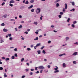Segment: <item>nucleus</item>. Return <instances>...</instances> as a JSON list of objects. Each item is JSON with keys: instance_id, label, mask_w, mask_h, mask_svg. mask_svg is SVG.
Returning a JSON list of instances; mask_svg holds the SVG:
<instances>
[{"instance_id": "obj_35", "label": "nucleus", "mask_w": 78, "mask_h": 78, "mask_svg": "<svg viewBox=\"0 0 78 78\" xmlns=\"http://www.w3.org/2000/svg\"><path fill=\"white\" fill-rule=\"evenodd\" d=\"M70 20V18H68L67 20V22L69 23V21Z\"/></svg>"}, {"instance_id": "obj_61", "label": "nucleus", "mask_w": 78, "mask_h": 78, "mask_svg": "<svg viewBox=\"0 0 78 78\" xmlns=\"http://www.w3.org/2000/svg\"><path fill=\"white\" fill-rule=\"evenodd\" d=\"M15 29L16 31H17L18 29L17 28H15Z\"/></svg>"}, {"instance_id": "obj_52", "label": "nucleus", "mask_w": 78, "mask_h": 78, "mask_svg": "<svg viewBox=\"0 0 78 78\" xmlns=\"http://www.w3.org/2000/svg\"><path fill=\"white\" fill-rule=\"evenodd\" d=\"M51 28H55V26L53 25H51Z\"/></svg>"}, {"instance_id": "obj_19", "label": "nucleus", "mask_w": 78, "mask_h": 78, "mask_svg": "<svg viewBox=\"0 0 78 78\" xmlns=\"http://www.w3.org/2000/svg\"><path fill=\"white\" fill-rule=\"evenodd\" d=\"M29 3V2H28V0L26 1V2H25V4L26 5H28Z\"/></svg>"}, {"instance_id": "obj_40", "label": "nucleus", "mask_w": 78, "mask_h": 78, "mask_svg": "<svg viewBox=\"0 0 78 78\" xmlns=\"http://www.w3.org/2000/svg\"><path fill=\"white\" fill-rule=\"evenodd\" d=\"M42 17H44V16H41L40 17V20H42Z\"/></svg>"}, {"instance_id": "obj_47", "label": "nucleus", "mask_w": 78, "mask_h": 78, "mask_svg": "<svg viewBox=\"0 0 78 78\" xmlns=\"http://www.w3.org/2000/svg\"><path fill=\"white\" fill-rule=\"evenodd\" d=\"M14 51H17V48H15L14 49Z\"/></svg>"}, {"instance_id": "obj_10", "label": "nucleus", "mask_w": 78, "mask_h": 78, "mask_svg": "<svg viewBox=\"0 0 78 78\" xmlns=\"http://www.w3.org/2000/svg\"><path fill=\"white\" fill-rule=\"evenodd\" d=\"M70 3H72L73 6H74V5H75V2H70Z\"/></svg>"}, {"instance_id": "obj_9", "label": "nucleus", "mask_w": 78, "mask_h": 78, "mask_svg": "<svg viewBox=\"0 0 78 78\" xmlns=\"http://www.w3.org/2000/svg\"><path fill=\"white\" fill-rule=\"evenodd\" d=\"M77 54H78V52H76L74 53L73 54V55H77Z\"/></svg>"}, {"instance_id": "obj_46", "label": "nucleus", "mask_w": 78, "mask_h": 78, "mask_svg": "<svg viewBox=\"0 0 78 78\" xmlns=\"http://www.w3.org/2000/svg\"><path fill=\"white\" fill-rule=\"evenodd\" d=\"M34 47V45L33 44H31V45H30V47L31 48H33V47Z\"/></svg>"}, {"instance_id": "obj_5", "label": "nucleus", "mask_w": 78, "mask_h": 78, "mask_svg": "<svg viewBox=\"0 0 78 78\" xmlns=\"http://www.w3.org/2000/svg\"><path fill=\"white\" fill-rule=\"evenodd\" d=\"M9 3L10 4H11V3H15V2H14V1L13 0H12L9 2Z\"/></svg>"}, {"instance_id": "obj_29", "label": "nucleus", "mask_w": 78, "mask_h": 78, "mask_svg": "<svg viewBox=\"0 0 78 78\" xmlns=\"http://www.w3.org/2000/svg\"><path fill=\"white\" fill-rule=\"evenodd\" d=\"M9 60V58H5V61H8Z\"/></svg>"}, {"instance_id": "obj_33", "label": "nucleus", "mask_w": 78, "mask_h": 78, "mask_svg": "<svg viewBox=\"0 0 78 78\" xmlns=\"http://www.w3.org/2000/svg\"><path fill=\"white\" fill-rule=\"evenodd\" d=\"M45 47V46H42L41 48V50H43L44 49V48Z\"/></svg>"}, {"instance_id": "obj_24", "label": "nucleus", "mask_w": 78, "mask_h": 78, "mask_svg": "<svg viewBox=\"0 0 78 78\" xmlns=\"http://www.w3.org/2000/svg\"><path fill=\"white\" fill-rule=\"evenodd\" d=\"M33 74V72H32L29 73V75H30V76H32Z\"/></svg>"}, {"instance_id": "obj_31", "label": "nucleus", "mask_w": 78, "mask_h": 78, "mask_svg": "<svg viewBox=\"0 0 78 78\" xmlns=\"http://www.w3.org/2000/svg\"><path fill=\"white\" fill-rule=\"evenodd\" d=\"M0 70H3V68L2 67H0Z\"/></svg>"}, {"instance_id": "obj_26", "label": "nucleus", "mask_w": 78, "mask_h": 78, "mask_svg": "<svg viewBox=\"0 0 78 78\" xmlns=\"http://www.w3.org/2000/svg\"><path fill=\"white\" fill-rule=\"evenodd\" d=\"M14 58H15V57H14V56L12 55V57H11V59H14Z\"/></svg>"}, {"instance_id": "obj_58", "label": "nucleus", "mask_w": 78, "mask_h": 78, "mask_svg": "<svg viewBox=\"0 0 78 78\" xmlns=\"http://www.w3.org/2000/svg\"><path fill=\"white\" fill-rule=\"evenodd\" d=\"M25 70L26 72H28V71L29 70V69H26Z\"/></svg>"}, {"instance_id": "obj_59", "label": "nucleus", "mask_w": 78, "mask_h": 78, "mask_svg": "<svg viewBox=\"0 0 78 78\" xmlns=\"http://www.w3.org/2000/svg\"><path fill=\"white\" fill-rule=\"evenodd\" d=\"M24 33H25V34H27L28 33V32L27 31H26L24 32Z\"/></svg>"}, {"instance_id": "obj_56", "label": "nucleus", "mask_w": 78, "mask_h": 78, "mask_svg": "<svg viewBox=\"0 0 78 78\" xmlns=\"http://www.w3.org/2000/svg\"><path fill=\"white\" fill-rule=\"evenodd\" d=\"M30 70L31 71H34V69H30Z\"/></svg>"}, {"instance_id": "obj_21", "label": "nucleus", "mask_w": 78, "mask_h": 78, "mask_svg": "<svg viewBox=\"0 0 78 78\" xmlns=\"http://www.w3.org/2000/svg\"><path fill=\"white\" fill-rule=\"evenodd\" d=\"M66 41H68V40H69V37H66Z\"/></svg>"}, {"instance_id": "obj_22", "label": "nucleus", "mask_w": 78, "mask_h": 78, "mask_svg": "<svg viewBox=\"0 0 78 78\" xmlns=\"http://www.w3.org/2000/svg\"><path fill=\"white\" fill-rule=\"evenodd\" d=\"M7 35L8 36H9V37H11V34H7Z\"/></svg>"}, {"instance_id": "obj_34", "label": "nucleus", "mask_w": 78, "mask_h": 78, "mask_svg": "<svg viewBox=\"0 0 78 78\" xmlns=\"http://www.w3.org/2000/svg\"><path fill=\"white\" fill-rule=\"evenodd\" d=\"M31 11L32 12H34V9H32L31 10Z\"/></svg>"}, {"instance_id": "obj_45", "label": "nucleus", "mask_w": 78, "mask_h": 78, "mask_svg": "<svg viewBox=\"0 0 78 78\" xmlns=\"http://www.w3.org/2000/svg\"><path fill=\"white\" fill-rule=\"evenodd\" d=\"M77 22L76 21H74L73 22V24H75V23H76Z\"/></svg>"}, {"instance_id": "obj_13", "label": "nucleus", "mask_w": 78, "mask_h": 78, "mask_svg": "<svg viewBox=\"0 0 78 78\" xmlns=\"http://www.w3.org/2000/svg\"><path fill=\"white\" fill-rule=\"evenodd\" d=\"M3 73L4 74V77H7V75H6V74L5 73Z\"/></svg>"}, {"instance_id": "obj_27", "label": "nucleus", "mask_w": 78, "mask_h": 78, "mask_svg": "<svg viewBox=\"0 0 78 78\" xmlns=\"http://www.w3.org/2000/svg\"><path fill=\"white\" fill-rule=\"evenodd\" d=\"M3 42H4V41H3L2 39L1 40V43H3Z\"/></svg>"}, {"instance_id": "obj_30", "label": "nucleus", "mask_w": 78, "mask_h": 78, "mask_svg": "<svg viewBox=\"0 0 78 78\" xmlns=\"http://www.w3.org/2000/svg\"><path fill=\"white\" fill-rule=\"evenodd\" d=\"M61 0H56V1L55 2V3H56L57 2H59Z\"/></svg>"}, {"instance_id": "obj_28", "label": "nucleus", "mask_w": 78, "mask_h": 78, "mask_svg": "<svg viewBox=\"0 0 78 78\" xmlns=\"http://www.w3.org/2000/svg\"><path fill=\"white\" fill-rule=\"evenodd\" d=\"M1 26H5V23H2L1 24Z\"/></svg>"}, {"instance_id": "obj_50", "label": "nucleus", "mask_w": 78, "mask_h": 78, "mask_svg": "<svg viewBox=\"0 0 78 78\" xmlns=\"http://www.w3.org/2000/svg\"><path fill=\"white\" fill-rule=\"evenodd\" d=\"M35 70H37V67H36L35 68Z\"/></svg>"}, {"instance_id": "obj_16", "label": "nucleus", "mask_w": 78, "mask_h": 78, "mask_svg": "<svg viewBox=\"0 0 78 78\" xmlns=\"http://www.w3.org/2000/svg\"><path fill=\"white\" fill-rule=\"evenodd\" d=\"M59 6V3H57L56 5V7H58Z\"/></svg>"}, {"instance_id": "obj_11", "label": "nucleus", "mask_w": 78, "mask_h": 78, "mask_svg": "<svg viewBox=\"0 0 78 78\" xmlns=\"http://www.w3.org/2000/svg\"><path fill=\"white\" fill-rule=\"evenodd\" d=\"M33 7V5H31L28 8V9H31V8H32Z\"/></svg>"}, {"instance_id": "obj_36", "label": "nucleus", "mask_w": 78, "mask_h": 78, "mask_svg": "<svg viewBox=\"0 0 78 78\" xmlns=\"http://www.w3.org/2000/svg\"><path fill=\"white\" fill-rule=\"evenodd\" d=\"M73 64H76V61H74L73 62Z\"/></svg>"}, {"instance_id": "obj_8", "label": "nucleus", "mask_w": 78, "mask_h": 78, "mask_svg": "<svg viewBox=\"0 0 78 78\" xmlns=\"http://www.w3.org/2000/svg\"><path fill=\"white\" fill-rule=\"evenodd\" d=\"M36 47H39V46H41V43H38L36 45Z\"/></svg>"}, {"instance_id": "obj_3", "label": "nucleus", "mask_w": 78, "mask_h": 78, "mask_svg": "<svg viewBox=\"0 0 78 78\" xmlns=\"http://www.w3.org/2000/svg\"><path fill=\"white\" fill-rule=\"evenodd\" d=\"M38 69L41 70H43V69H45V68L43 66H39Z\"/></svg>"}, {"instance_id": "obj_48", "label": "nucleus", "mask_w": 78, "mask_h": 78, "mask_svg": "<svg viewBox=\"0 0 78 78\" xmlns=\"http://www.w3.org/2000/svg\"><path fill=\"white\" fill-rule=\"evenodd\" d=\"M25 75H23L21 77L22 78H25Z\"/></svg>"}, {"instance_id": "obj_42", "label": "nucleus", "mask_w": 78, "mask_h": 78, "mask_svg": "<svg viewBox=\"0 0 78 78\" xmlns=\"http://www.w3.org/2000/svg\"><path fill=\"white\" fill-rule=\"evenodd\" d=\"M58 17H59V18H61V17H62V16L61 15H58Z\"/></svg>"}, {"instance_id": "obj_12", "label": "nucleus", "mask_w": 78, "mask_h": 78, "mask_svg": "<svg viewBox=\"0 0 78 78\" xmlns=\"http://www.w3.org/2000/svg\"><path fill=\"white\" fill-rule=\"evenodd\" d=\"M62 66H63V67L66 68V63H63Z\"/></svg>"}, {"instance_id": "obj_44", "label": "nucleus", "mask_w": 78, "mask_h": 78, "mask_svg": "<svg viewBox=\"0 0 78 78\" xmlns=\"http://www.w3.org/2000/svg\"><path fill=\"white\" fill-rule=\"evenodd\" d=\"M14 55L15 57H17V54L16 53Z\"/></svg>"}, {"instance_id": "obj_54", "label": "nucleus", "mask_w": 78, "mask_h": 78, "mask_svg": "<svg viewBox=\"0 0 78 78\" xmlns=\"http://www.w3.org/2000/svg\"><path fill=\"white\" fill-rule=\"evenodd\" d=\"M5 4V2H3L2 3V6H3V5H4Z\"/></svg>"}, {"instance_id": "obj_23", "label": "nucleus", "mask_w": 78, "mask_h": 78, "mask_svg": "<svg viewBox=\"0 0 78 78\" xmlns=\"http://www.w3.org/2000/svg\"><path fill=\"white\" fill-rule=\"evenodd\" d=\"M42 53H44V54H45L46 53V52H45V50H43L42 51Z\"/></svg>"}, {"instance_id": "obj_7", "label": "nucleus", "mask_w": 78, "mask_h": 78, "mask_svg": "<svg viewBox=\"0 0 78 78\" xmlns=\"http://www.w3.org/2000/svg\"><path fill=\"white\" fill-rule=\"evenodd\" d=\"M64 55H66L65 53H63L62 54H60L59 55V56H60V57L62 56H63Z\"/></svg>"}, {"instance_id": "obj_63", "label": "nucleus", "mask_w": 78, "mask_h": 78, "mask_svg": "<svg viewBox=\"0 0 78 78\" xmlns=\"http://www.w3.org/2000/svg\"><path fill=\"white\" fill-rule=\"evenodd\" d=\"M27 31H30V29H28L27 30Z\"/></svg>"}, {"instance_id": "obj_51", "label": "nucleus", "mask_w": 78, "mask_h": 78, "mask_svg": "<svg viewBox=\"0 0 78 78\" xmlns=\"http://www.w3.org/2000/svg\"><path fill=\"white\" fill-rule=\"evenodd\" d=\"M11 21H14L15 20H14V19H11L10 20Z\"/></svg>"}, {"instance_id": "obj_1", "label": "nucleus", "mask_w": 78, "mask_h": 78, "mask_svg": "<svg viewBox=\"0 0 78 78\" xmlns=\"http://www.w3.org/2000/svg\"><path fill=\"white\" fill-rule=\"evenodd\" d=\"M65 8H63L62 10L63 12H65V11H66V9H67V5L66 3L65 4Z\"/></svg>"}, {"instance_id": "obj_55", "label": "nucleus", "mask_w": 78, "mask_h": 78, "mask_svg": "<svg viewBox=\"0 0 78 78\" xmlns=\"http://www.w3.org/2000/svg\"><path fill=\"white\" fill-rule=\"evenodd\" d=\"M19 18H22V16L21 15H20L19 16Z\"/></svg>"}, {"instance_id": "obj_41", "label": "nucleus", "mask_w": 78, "mask_h": 78, "mask_svg": "<svg viewBox=\"0 0 78 78\" xmlns=\"http://www.w3.org/2000/svg\"><path fill=\"white\" fill-rule=\"evenodd\" d=\"M75 11V9H73L70 10V11Z\"/></svg>"}, {"instance_id": "obj_53", "label": "nucleus", "mask_w": 78, "mask_h": 78, "mask_svg": "<svg viewBox=\"0 0 78 78\" xmlns=\"http://www.w3.org/2000/svg\"><path fill=\"white\" fill-rule=\"evenodd\" d=\"M44 61L45 62H47V59L45 58V59H44Z\"/></svg>"}, {"instance_id": "obj_4", "label": "nucleus", "mask_w": 78, "mask_h": 78, "mask_svg": "<svg viewBox=\"0 0 78 78\" xmlns=\"http://www.w3.org/2000/svg\"><path fill=\"white\" fill-rule=\"evenodd\" d=\"M40 12H41V9L39 8H37L36 11L37 14H39Z\"/></svg>"}, {"instance_id": "obj_37", "label": "nucleus", "mask_w": 78, "mask_h": 78, "mask_svg": "<svg viewBox=\"0 0 78 78\" xmlns=\"http://www.w3.org/2000/svg\"><path fill=\"white\" fill-rule=\"evenodd\" d=\"M9 40H11V41H12V37H10L9 38Z\"/></svg>"}, {"instance_id": "obj_39", "label": "nucleus", "mask_w": 78, "mask_h": 78, "mask_svg": "<svg viewBox=\"0 0 78 78\" xmlns=\"http://www.w3.org/2000/svg\"><path fill=\"white\" fill-rule=\"evenodd\" d=\"M71 27H73V28H75V25L74 24H72L71 25Z\"/></svg>"}, {"instance_id": "obj_17", "label": "nucleus", "mask_w": 78, "mask_h": 78, "mask_svg": "<svg viewBox=\"0 0 78 78\" xmlns=\"http://www.w3.org/2000/svg\"><path fill=\"white\" fill-rule=\"evenodd\" d=\"M34 2V0H32L30 1V3H33Z\"/></svg>"}, {"instance_id": "obj_57", "label": "nucleus", "mask_w": 78, "mask_h": 78, "mask_svg": "<svg viewBox=\"0 0 78 78\" xmlns=\"http://www.w3.org/2000/svg\"><path fill=\"white\" fill-rule=\"evenodd\" d=\"M48 44H50L51 43V41H48Z\"/></svg>"}, {"instance_id": "obj_20", "label": "nucleus", "mask_w": 78, "mask_h": 78, "mask_svg": "<svg viewBox=\"0 0 78 78\" xmlns=\"http://www.w3.org/2000/svg\"><path fill=\"white\" fill-rule=\"evenodd\" d=\"M38 40V37H37L36 38L34 39V41H37Z\"/></svg>"}, {"instance_id": "obj_49", "label": "nucleus", "mask_w": 78, "mask_h": 78, "mask_svg": "<svg viewBox=\"0 0 78 78\" xmlns=\"http://www.w3.org/2000/svg\"><path fill=\"white\" fill-rule=\"evenodd\" d=\"M60 14H61V15H63V13L62 12H61L60 13Z\"/></svg>"}, {"instance_id": "obj_6", "label": "nucleus", "mask_w": 78, "mask_h": 78, "mask_svg": "<svg viewBox=\"0 0 78 78\" xmlns=\"http://www.w3.org/2000/svg\"><path fill=\"white\" fill-rule=\"evenodd\" d=\"M3 31L4 32H7L8 30L5 28H4L3 29Z\"/></svg>"}, {"instance_id": "obj_38", "label": "nucleus", "mask_w": 78, "mask_h": 78, "mask_svg": "<svg viewBox=\"0 0 78 78\" xmlns=\"http://www.w3.org/2000/svg\"><path fill=\"white\" fill-rule=\"evenodd\" d=\"M23 61H24V58H23L21 59V62H23Z\"/></svg>"}, {"instance_id": "obj_15", "label": "nucleus", "mask_w": 78, "mask_h": 78, "mask_svg": "<svg viewBox=\"0 0 78 78\" xmlns=\"http://www.w3.org/2000/svg\"><path fill=\"white\" fill-rule=\"evenodd\" d=\"M3 17L4 18H6V17H7V15L5 14V15H3Z\"/></svg>"}, {"instance_id": "obj_25", "label": "nucleus", "mask_w": 78, "mask_h": 78, "mask_svg": "<svg viewBox=\"0 0 78 78\" xmlns=\"http://www.w3.org/2000/svg\"><path fill=\"white\" fill-rule=\"evenodd\" d=\"M27 51H30V50H31V49L30 48H28L27 49Z\"/></svg>"}, {"instance_id": "obj_18", "label": "nucleus", "mask_w": 78, "mask_h": 78, "mask_svg": "<svg viewBox=\"0 0 78 78\" xmlns=\"http://www.w3.org/2000/svg\"><path fill=\"white\" fill-rule=\"evenodd\" d=\"M37 52L38 55L41 54V51L40 50L37 51Z\"/></svg>"}, {"instance_id": "obj_14", "label": "nucleus", "mask_w": 78, "mask_h": 78, "mask_svg": "<svg viewBox=\"0 0 78 78\" xmlns=\"http://www.w3.org/2000/svg\"><path fill=\"white\" fill-rule=\"evenodd\" d=\"M22 28V25H21L19 26L18 27L19 29H20Z\"/></svg>"}, {"instance_id": "obj_64", "label": "nucleus", "mask_w": 78, "mask_h": 78, "mask_svg": "<svg viewBox=\"0 0 78 78\" xmlns=\"http://www.w3.org/2000/svg\"><path fill=\"white\" fill-rule=\"evenodd\" d=\"M74 44H76V45H78V42H76L74 43Z\"/></svg>"}, {"instance_id": "obj_2", "label": "nucleus", "mask_w": 78, "mask_h": 78, "mask_svg": "<svg viewBox=\"0 0 78 78\" xmlns=\"http://www.w3.org/2000/svg\"><path fill=\"white\" fill-rule=\"evenodd\" d=\"M55 67H56V68L54 69L55 70L54 71V73H57L58 72H59V71L58 70V67L57 66H55Z\"/></svg>"}, {"instance_id": "obj_32", "label": "nucleus", "mask_w": 78, "mask_h": 78, "mask_svg": "<svg viewBox=\"0 0 78 78\" xmlns=\"http://www.w3.org/2000/svg\"><path fill=\"white\" fill-rule=\"evenodd\" d=\"M9 6H11L12 7L13 6V5L12 4H9Z\"/></svg>"}, {"instance_id": "obj_60", "label": "nucleus", "mask_w": 78, "mask_h": 78, "mask_svg": "<svg viewBox=\"0 0 78 78\" xmlns=\"http://www.w3.org/2000/svg\"><path fill=\"white\" fill-rule=\"evenodd\" d=\"M26 64L27 65V66H30V64H29V63H26Z\"/></svg>"}, {"instance_id": "obj_43", "label": "nucleus", "mask_w": 78, "mask_h": 78, "mask_svg": "<svg viewBox=\"0 0 78 78\" xmlns=\"http://www.w3.org/2000/svg\"><path fill=\"white\" fill-rule=\"evenodd\" d=\"M34 24H35V25H37V22H34Z\"/></svg>"}, {"instance_id": "obj_62", "label": "nucleus", "mask_w": 78, "mask_h": 78, "mask_svg": "<svg viewBox=\"0 0 78 78\" xmlns=\"http://www.w3.org/2000/svg\"><path fill=\"white\" fill-rule=\"evenodd\" d=\"M35 33H36V34H39V32H35Z\"/></svg>"}]
</instances>
